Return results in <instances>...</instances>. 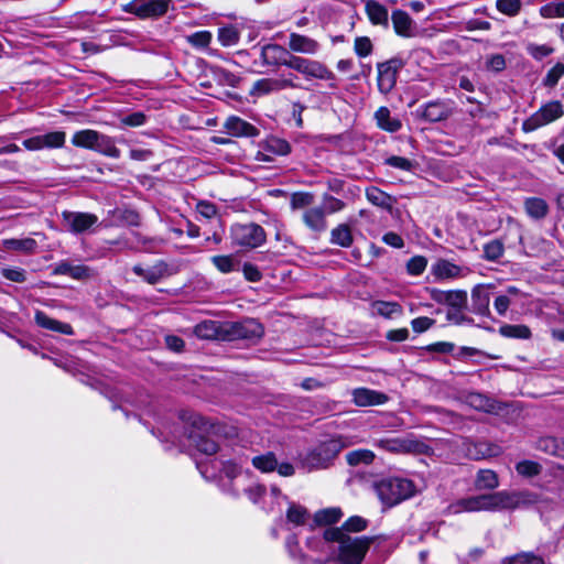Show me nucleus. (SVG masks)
Masks as SVG:
<instances>
[{
    "mask_svg": "<svg viewBox=\"0 0 564 564\" xmlns=\"http://www.w3.org/2000/svg\"><path fill=\"white\" fill-rule=\"evenodd\" d=\"M324 539L338 544L335 560L339 564H361L373 542V538L351 536L338 528L326 529Z\"/></svg>",
    "mask_w": 564,
    "mask_h": 564,
    "instance_id": "nucleus-1",
    "label": "nucleus"
},
{
    "mask_svg": "<svg viewBox=\"0 0 564 564\" xmlns=\"http://www.w3.org/2000/svg\"><path fill=\"white\" fill-rule=\"evenodd\" d=\"M220 430V425L213 424L200 415H195L187 435L188 444L199 453L212 456L219 449L217 436Z\"/></svg>",
    "mask_w": 564,
    "mask_h": 564,
    "instance_id": "nucleus-2",
    "label": "nucleus"
},
{
    "mask_svg": "<svg viewBox=\"0 0 564 564\" xmlns=\"http://www.w3.org/2000/svg\"><path fill=\"white\" fill-rule=\"evenodd\" d=\"M375 491L381 503L390 508L411 498L415 494V486L406 478L388 477L376 482Z\"/></svg>",
    "mask_w": 564,
    "mask_h": 564,
    "instance_id": "nucleus-3",
    "label": "nucleus"
},
{
    "mask_svg": "<svg viewBox=\"0 0 564 564\" xmlns=\"http://www.w3.org/2000/svg\"><path fill=\"white\" fill-rule=\"evenodd\" d=\"M355 443L349 437L336 436L319 443L305 457L304 464L310 469L326 468L338 453Z\"/></svg>",
    "mask_w": 564,
    "mask_h": 564,
    "instance_id": "nucleus-4",
    "label": "nucleus"
},
{
    "mask_svg": "<svg viewBox=\"0 0 564 564\" xmlns=\"http://www.w3.org/2000/svg\"><path fill=\"white\" fill-rule=\"evenodd\" d=\"M289 68L300 73L306 80L319 79L330 82L332 88L336 87L335 74L323 63L316 59H308L293 55L290 59Z\"/></svg>",
    "mask_w": 564,
    "mask_h": 564,
    "instance_id": "nucleus-5",
    "label": "nucleus"
},
{
    "mask_svg": "<svg viewBox=\"0 0 564 564\" xmlns=\"http://www.w3.org/2000/svg\"><path fill=\"white\" fill-rule=\"evenodd\" d=\"M533 502H535L534 496L527 491L501 490L487 495L488 511L517 509Z\"/></svg>",
    "mask_w": 564,
    "mask_h": 564,
    "instance_id": "nucleus-6",
    "label": "nucleus"
},
{
    "mask_svg": "<svg viewBox=\"0 0 564 564\" xmlns=\"http://www.w3.org/2000/svg\"><path fill=\"white\" fill-rule=\"evenodd\" d=\"M232 243L242 248H257L265 242L264 229L254 223L235 224L230 229Z\"/></svg>",
    "mask_w": 564,
    "mask_h": 564,
    "instance_id": "nucleus-7",
    "label": "nucleus"
},
{
    "mask_svg": "<svg viewBox=\"0 0 564 564\" xmlns=\"http://www.w3.org/2000/svg\"><path fill=\"white\" fill-rule=\"evenodd\" d=\"M563 115L564 110L560 101H549L525 119L522 128L525 132H531L555 121Z\"/></svg>",
    "mask_w": 564,
    "mask_h": 564,
    "instance_id": "nucleus-8",
    "label": "nucleus"
},
{
    "mask_svg": "<svg viewBox=\"0 0 564 564\" xmlns=\"http://www.w3.org/2000/svg\"><path fill=\"white\" fill-rule=\"evenodd\" d=\"M172 0H132L123 10L141 19L159 18L164 15Z\"/></svg>",
    "mask_w": 564,
    "mask_h": 564,
    "instance_id": "nucleus-9",
    "label": "nucleus"
},
{
    "mask_svg": "<svg viewBox=\"0 0 564 564\" xmlns=\"http://www.w3.org/2000/svg\"><path fill=\"white\" fill-rule=\"evenodd\" d=\"M295 78L296 76L289 74L288 76H281L278 78L265 77L258 79L253 83L250 89V95L260 97L289 88H300L301 86L295 82Z\"/></svg>",
    "mask_w": 564,
    "mask_h": 564,
    "instance_id": "nucleus-10",
    "label": "nucleus"
},
{
    "mask_svg": "<svg viewBox=\"0 0 564 564\" xmlns=\"http://www.w3.org/2000/svg\"><path fill=\"white\" fill-rule=\"evenodd\" d=\"M375 446L392 454L422 453L425 447L424 443L412 436L379 438Z\"/></svg>",
    "mask_w": 564,
    "mask_h": 564,
    "instance_id": "nucleus-11",
    "label": "nucleus"
},
{
    "mask_svg": "<svg viewBox=\"0 0 564 564\" xmlns=\"http://www.w3.org/2000/svg\"><path fill=\"white\" fill-rule=\"evenodd\" d=\"M293 55L279 44H267L261 47L259 59L253 62V66L268 67V66H286L289 67L290 59Z\"/></svg>",
    "mask_w": 564,
    "mask_h": 564,
    "instance_id": "nucleus-12",
    "label": "nucleus"
},
{
    "mask_svg": "<svg viewBox=\"0 0 564 564\" xmlns=\"http://www.w3.org/2000/svg\"><path fill=\"white\" fill-rule=\"evenodd\" d=\"M403 61L397 57L379 63L377 65V83L380 93L389 94L394 88L398 73L403 67Z\"/></svg>",
    "mask_w": 564,
    "mask_h": 564,
    "instance_id": "nucleus-13",
    "label": "nucleus"
},
{
    "mask_svg": "<svg viewBox=\"0 0 564 564\" xmlns=\"http://www.w3.org/2000/svg\"><path fill=\"white\" fill-rule=\"evenodd\" d=\"M133 272L142 278L149 284H156L164 278L174 275L177 273V268L166 263L165 261H158L149 268H143L140 264L133 267Z\"/></svg>",
    "mask_w": 564,
    "mask_h": 564,
    "instance_id": "nucleus-14",
    "label": "nucleus"
},
{
    "mask_svg": "<svg viewBox=\"0 0 564 564\" xmlns=\"http://www.w3.org/2000/svg\"><path fill=\"white\" fill-rule=\"evenodd\" d=\"M63 221L68 231L82 234L91 228L98 221V217L89 213L63 212Z\"/></svg>",
    "mask_w": 564,
    "mask_h": 564,
    "instance_id": "nucleus-15",
    "label": "nucleus"
},
{
    "mask_svg": "<svg viewBox=\"0 0 564 564\" xmlns=\"http://www.w3.org/2000/svg\"><path fill=\"white\" fill-rule=\"evenodd\" d=\"M390 21L392 23L394 33L404 39L414 37L417 33V26L411 15L401 9L393 10Z\"/></svg>",
    "mask_w": 564,
    "mask_h": 564,
    "instance_id": "nucleus-16",
    "label": "nucleus"
},
{
    "mask_svg": "<svg viewBox=\"0 0 564 564\" xmlns=\"http://www.w3.org/2000/svg\"><path fill=\"white\" fill-rule=\"evenodd\" d=\"M55 275H68L77 281H86L96 275L93 268L85 264H73L69 261L63 260L55 264L53 269Z\"/></svg>",
    "mask_w": 564,
    "mask_h": 564,
    "instance_id": "nucleus-17",
    "label": "nucleus"
},
{
    "mask_svg": "<svg viewBox=\"0 0 564 564\" xmlns=\"http://www.w3.org/2000/svg\"><path fill=\"white\" fill-rule=\"evenodd\" d=\"M365 13L373 26H379L388 30L390 25V18L388 8L377 0L365 1Z\"/></svg>",
    "mask_w": 564,
    "mask_h": 564,
    "instance_id": "nucleus-18",
    "label": "nucleus"
},
{
    "mask_svg": "<svg viewBox=\"0 0 564 564\" xmlns=\"http://www.w3.org/2000/svg\"><path fill=\"white\" fill-rule=\"evenodd\" d=\"M487 495L462 498L448 506V512L453 514L462 512L488 511Z\"/></svg>",
    "mask_w": 564,
    "mask_h": 564,
    "instance_id": "nucleus-19",
    "label": "nucleus"
},
{
    "mask_svg": "<svg viewBox=\"0 0 564 564\" xmlns=\"http://www.w3.org/2000/svg\"><path fill=\"white\" fill-rule=\"evenodd\" d=\"M492 284H477L471 290V306L476 314L488 316Z\"/></svg>",
    "mask_w": 564,
    "mask_h": 564,
    "instance_id": "nucleus-20",
    "label": "nucleus"
},
{
    "mask_svg": "<svg viewBox=\"0 0 564 564\" xmlns=\"http://www.w3.org/2000/svg\"><path fill=\"white\" fill-rule=\"evenodd\" d=\"M453 113L452 104L443 100H434L425 104L422 117L430 122H438L447 119Z\"/></svg>",
    "mask_w": 564,
    "mask_h": 564,
    "instance_id": "nucleus-21",
    "label": "nucleus"
},
{
    "mask_svg": "<svg viewBox=\"0 0 564 564\" xmlns=\"http://www.w3.org/2000/svg\"><path fill=\"white\" fill-rule=\"evenodd\" d=\"M352 402L357 406H372L384 404L389 398L387 394L368 388H357L351 391Z\"/></svg>",
    "mask_w": 564,
    "mask_h": 564,
    "instance_id": "nucleus-22",
    "label": "nucleus"
},
{
    "mask_svg": "<svg viewBox=\"0 0 564 564\" xmlns=\"http://www.w3.org/2000/svg\"><path fill=\"white\" fill-rule=\"evenodd\" d=\"M231 335L235 338L253 339L263 335L262 325L253 318H248L231 325Z\"/></svg>",
    "mask_w": 564,
    "mask_h": 564,
    "instance_id": "nucleus-23",
    "label": "nucleus"
},
{
    "mask_svg": "<svg viewBox=\"0 0 564 564\" xmlns=\"http://www.w3.org/2000/svg\"><path fill=\"white\" fill-rule=\"evenodd\" d=\"M289 48L295 53L315 55L318 53L321 45L310 36L293 32L289 36Z\"/></svg>",
    "mask_w": 564,
    "mask_h": 564,
    "instance_id": "nucleus-24",
    "label": "nucleus"
},
{
    "mask_svg": "<svg viewBox=\"0 0 564 564\" xmlns=\"http://www.w3.org/2000/svg\"><path fill=\"white\" fill-rule=\"evenodd\" d=\"M224 128L228 134L236 138L257 137L259 134V130L254 126L236 116L229 117L225 121Z\"/></svg>",
    "mask_w": 564,
    "mask_h": 564,
    "instance_id": "nucleus-25",
    "label": "nucleus"
},
{
    "mask_svg": "<svg viewBox=\"0 0 564 564\" xmlns=\"http://www.w3.org/2000/svg\"><path fill=\"white\" fill-rule=\"evenodd\" d=\"M262 151L259 155L263 156V161H271L270 155H288L291 152L290 143L276 137H270L261 144Z\"/></svg>",
    "mask_w": 564,
    "mask_h": 564,
    "instance_id": "nucleus-26",
    "label": "nucleus"
},
{
    "mask_svg": "<svg viewBox=\"0 0 564 564\" xmlns=\"http://www.w3.org/2000/svg\"><path fill=\"white\" fill-rule=\"evenodd\" d=\"M302 220L310 230L316 234L323 232L327 228L325 210L323 207L307 208L302 215Z\"/></svg>",
    "mask_w": 564,
    "mask_h": 564,
    "instance_id": "nucleus-27",
    "label": "nucleus"
},
{
    "mask_svg": "<svg viewBox=\"0 0 564 564\" xmlns=\"http://www.w3.org/2000/svg\"><path fill=\"white\" fill-rule=\"evenodd\" d=\"M34 321L41 328L56 332L64 335H73V327L67 323H62L46 315L44 312L37 310L34 315Z\"/></svg>",
    "mask_w": 564,
    "mask_h": 564,
    "instance_id": "nucleus-28",
    "label": "nucleus"
},
{
    "mask_svg": "<svg viewBox=\"0 0 564 564\" xmlns=\"http://www.w3.org/2000/svg\"><path fill=\"white\" fill-rule=\"evenodd\" d=\"M463 400L466 404L477 411H482L486 413H492L496 411L495 401L481 393L468 392L463 395Z\"/></svg>",
    "mask_w": 564,
    "mask_h": 564,
    "instance_id": "nucleus-29",
    "label": "nucleus"
},
{
    "mask_svg": "<svg viewBox=\"0 0 564 564\" xmlns=\"http://www.w3.org/2000/svg\"><path fill=\"white\" fill-rule=\"evenodd\" d=\"M375 120L377 122V126L384 131L388 132H397L401 129L402 123L401 121L391 116L390 110L387 107H380L375 112Z\"/></svg>",
    "mask_w": 564,
    "mask_h": 564,
    "instance_id": "nucleus-30",
    "label": "nucleus"
},
{
    "mask_svg": "<svg viewBox=\"0 0 564 564\" xmlns=\"http://www.w3.org/2000/svg\"><path fill=\"white\" fill-rule=\"evenodd\" d=\"M367 199L375 206L391 210L397 199L376 186L366 189Z\"/></svg>",
    "mask_w": 564,
    "mask_h": 564,
    "instance_id": "nucleus-31",
    "label": "nucleus"
},
{
    "mask_svg": "<svg viewBox=\"0 0 564 564\" xmlns=\"http://www.w3.org/2000/svg\"><path fill=\"white\" fill-rule=\"evenodd\" d=\"M500 453L501 448L498 445L488 442H478L468 448V456L476 460L495 457Z\"/></svg>",
    "mask_w": 564,
    "mask_h": 564,
    "instance_id": "nucleus-32",
    "label": "nucleus"
},
{
    "mask_svg": "<svg viewBox=\"0 0 564 564\" xmlns=\"http://www.w3.org/2000/svg\"><path fill=\"white\" fill-rule=\"evenodd\" d=\"M94 151L112 159H119L121 151L116 147L115 139L110 135L98 133Z\"/></svg>",
    "mask_w": 564,
    "mask_h": 564,
    "instance_id": "nucleus-33",
    "label": "nucleus"
},
{
    "mask_svg": "<svg viewBox=\"0 0 564 564\" xmlns=\"http://www.w3.org/2000/svg\"><path fill=\"white\" fill-rule=\"evenodd\" d=\"M433 274L441 280L454 279L462 275V268L447 260H438L432 267Z\"/></svg>",
    "mask_w": 564,
    "mask_h": 564,
    "instance_id": "nucleus-34",
    "label": "nucleus"
},
{
    "mask_svg": "<svg viewBox=\"0 0 564 564\" xmlns=\"http://www.w3.org/2000/svg\"><path fill=\"white\" fill-rule=\"evenodd\" d=\"M474 486L477 490H494L499 486L498 475L491 469L477 471Z\"/></svg>",
    "mask_w": 564,
    "mask_h": 564,
    "instance_id": "nucleus-35",
    "label": "nucleus"
},
{
    "mask_svg": "<svg viewBox=\"0 0 564 564\" xmlns=\"http://www.w3.org/2000/svg\"><path fill=\"white\" fill-rule=\"evenodd\" d=\"M371 308L373 314L384 318H394L402 314V307L397 302L375 301Z\"/></svg>",
    "mask_w": 564,
    "mask_h": 564,
    "instance_id": "nucleus-36",
    "label": "nucleus"
},
{
    "mask_svg": "<svg viewBox=\"0 0 564 564\" xmlns=\"http://www.w3.org/2000/svg\"><path fill=\"white\" fill-rule=\"evenodd\" d=\"M98 133V131L93 129L79 130L73 134L72 143L75 147L89 149L94 151Z\"/></svg>",
    "mask_w": 564,
    "mask_h": 564,
    "instance_id": "nucleus-37",
    "label": "nucleus"
},
{
    "mask_svg": "<svg viewBox=\"0 0 564 564\" xmlns=\"http://www.w3.org/2000/svg\"><path fill=\"white\" fill-rule=\"evenodd\" d=\"M330 242L333 245L348 248L352 243V235L350 227L346 224H340L330 231Z\"/></svg>",
    "mask_w": 564,
    "mask_h": 564,
    "instance_id": "nucleus-38",
    "label": "nucleus"
},
{
    "mask_svg": "<svg viewBox=\"0 0 564 564\" xmlns=\"http://www.w3.org/2000/svg\"><path fill=\"white\" fill-rule=\"evenodd\" d=\"M524 208L528 215L535 219L544 218L549 212L546 202L538 197L528 198L524 202Z\"/></svg>",
    "mask_w": 564,
    "mask_h": 564,
    "instance_id": "nucleus-39",
    "label": "nucleus"
},
{
    "mask_svg": "<svg viewBox=\"0 0 564 564\" xmlns=\"http://www.w3.org/2000/svg\"><path fill=\"white\" fill-rule=\"evenodd\" d=\"M499 334L506 338L529 339L531 337L530 328L522 324H505L500 326Z\"/></svg>",
    "mask_w": 564,
    "mask_h": 564,
    "instance_id": "nucleus-40",
    "label": "nucleus"
},
{
    "mask_svg": "<svg viewBox=\"0 0 564 564\" xmlns=\"http://www.w3.org/2000/svg\"><path fill=\"white\" fill-rule=\"evenodd\" d=\"M343 512L339 508H327L314 514V521L318 525L334 524L340 520Z\"/></svg>",
    "mask_w": 564,
    "mask_h": 564,
    "instance_id": "nucleus-41",
    "label": "nucleus"
},
{
    "mask_svg": "<svg viewBox=\"0 0 564 564\" xmlns=\"http://www.w3.org/2000/svg\"><path fill=\"white\" fill-rule=\"evenodd\" d=\"M536 448L546 454L562 457V441H558L555 437H552V436L541 437L536 442Z\"/></svg>",
    "mask_w": 564,
    "mask_h": 564,
    "instance_id": "nucleus-42",
    "label": "nucleus"
},
{
    "mask_svg": "<svg viewBox=\"0 0 564 564\" xmlns=\"http://www.w3.org/2000/svg\"><path fill=\"white\" fill-rule=\"evenodd\" d=\"M252 465L254 468L262 473H270L275 470L278 467V460L273 453H267L263 455L254 456L252 458Z\"/></svg>",
    "mask_w": 564,
    "mask_h": 564,
    "instance_id": "nucleus-43",
    "label": "nucleus"
},
{
    "mask_svg": "<svg viewBox=\"0 0 564 564\" xmlns=\"http://www.w3.org/2000/svg\"><path fill=\"white\" fill-rule=\"evenodd\" d=\"M519 293V290L516 286H508L507 294H500L496 296L494 301V307L498 315L505 316L507 314V311L511 304L510 295H517Z\"/></svg>",
    "mask_w": 564,
    "mask_h": 564,
    "instance_id": "nucleus-44",
    "label": "nucleus"
},
{
    "mask_svg": "<svg viewBox=\"0 0 564 564\" xmlns=\"http://www.w3.org/2000/svg\"><path fill=\"white\" fill-rule=\"evenodd\" d=\"M240 33L232 25L224 26L218 30V41L223 46H234L239 42Z\"/></svg>",
    "mask_w": 564,
    "mask_h": 564,
    "instance_id": "nucleus-45",
    "label": "nucleus"
},
{
    "mask_svg": "<svg viewBox=\"0 0 564 564\" xmlns=\"http://www.w3.org/2000/svg\"><path fill=\"white\" fill-rule=\"evenodd\" d=\"M286 519L294 525H303L308 519V513L304 507L292 503L286 511Z\"/></svg>",
    "mask_w": 564,
    "mask_h": 564,
    "instance_id": "nucleus-46",
    "label": "nucleus"
},
{
    "mask_svg": "<svg viewBox=\"0 0 564 564\" xmlns=\"http://www.w3.org/2000/svg\"><path fill=\"white\" fill-rule=\"evenodd\" d=\"M497 10L508 17H516L522 8L521 0H496Z\"/></svg>",
    "mask_w": 564,
    "mask_h": 564,
    "instance_id": "nucleus-47",
    "label": "nucleus"
},
{
    "mask_svg": "<svg viewBox=\"0 0 564 564\" xmlns=\"http://www.w3.org/2000/svg\"><path fill=\"white\" fill-rule=\"evenodd\" d=\"M347 463L351 466H356L358 464H370L375 459V454L369 449H357L349 452L346 455Z\"/></svg>",
    "mask_w": 564,
    "mask_h": 564,
    "instance_id": "nucleus-48",
    "label": "nucleus"
},
{
    "mask_svg": "<svg viewBox=\"0 0 564 564\" xmlns=\"http://www.w3.org/2000/svg\"><path fill=\"white\" fill-rule=\"evenodd\" d=\"M540 15L544 19L564 18V1L550 2L540 8Z\"/></svg>",
    "mask_w": 564,
    "mask_h": 564,
    "instance_id": "nucleus-49",
    "label": "nucleus"
},
{
    "mask_svg": "<svg viewBox=\"0 0 564 564\" xmlns=\"http://www.w3.org/2000/svg\"><path fill=\"white\" fill-rule=\"evenodd\" d=\"M195 335L202 339H213L217 336V326L213 321H204L195 326Z\"/></svg>",
    "mask_w": 564,
    "mask_h": 564,
    "instance_id": "nucleus-50",
    "label": "nucleus"
},
{
    "mask_svg": "<svg viewBox=\"0 0 564 564\" xmlns=\"http://www.w3.org/2000/svg\"><path fill=\"white\" fill-rule=\"evenodd\" d=\"M516 470L521 476L533 477L541 473L542 467L536 462L525 459L516 465Z\"/></svg>",
    "mask_w": 564,
    "mask_h": 564,
    "instance_id": "nucleus-51",
    "label": "nucleus"
},
{
    "mask_svg": "<svg viewBox=\"0 0 564 564\" xmlns=\"http://www.w3.org/2000/svg\"><path fill=\"white\" fill-rule=\"evenodd\" d=\"M45 149H58L65 144L66 134L63 131H53L42 134Z\"/></svg>",
    "mask_w": 564,
    "mask_h": 564,
    "instance_id": "nucleus-52",
    "label": "nucleus"
},
{
    "mask_svg": "<svg viewBox=\"0 0 564 564\" xmlns=\"http://www.w3.org/2000/svg\"><path fill=\"white\" fill-rule=\"evenodd\" d=\"M508 564H545L541 556L530 552H522L508 558Z\"/></svg>",
    "mask_w": 564,
    "mask_h": 564,
    "instance_id": "nucleus-53",
    "label": "nucleus"
},
{
    "mask_svg": "<svg viewBox=\"0 0 564 564\" xmlns=\"http://www.w3.org/2000/svg\"><path fill=\"white\" fill-rule=\"evenodd\" d=\"M503 245L499 240H492L484 246V257L489 261H496L502 257Z\"/></svg>",
    "mask_w": 564,
    "mask_h": 564,
    "instance_id": "nucleus-54",
    "label": "nucleus"
},
{
    "mask_svg": "<svg viewBox=\"0 0 564 564\" xmlns=\"http://www.w3.org/2000/svg\"><path fill=\"white\" fill-rule=\"evenodd\" d=\"M213 463L217 467H221L220 471L229 479L236 478L241 471V467L232 460H218L215 458Z\"/></svg>",
    "mask_w": 564,
    "mask_h": 564,
    "instance_id": "nucleus-55",
    "label": "nucleus"
},
{
    "mask_svg": "<svg viewBox=\"0 0 564 564\" xmlns=\"http://www.w3.org/2000/svg\"><path fill=\"white\" fill-rule=\"evenodd\" d=\"M212 41L209 31H198L187 36V42L196 48H205Z\"/></svg>",
    "mask_w": 564,
    "mask_h": 564,
    "instance_id": "nucleus-56",
    "label": "nucleus"
},
{
    "mask_svg": "<svg viewBox=\"0 0 564 564\" xmlns=\"http://www.w3.org/2000/svg\"><path fill=\"white\" fill-rule=\"evenodd\" d=\"M427 260L423 256H414L406 262V271L410 275H420L424 272Z\"/></svg>",
    "mask_w": 564,
    "mask_h": 564,
    "instance_id": "nucleus-57",
    "label": "nucleus"
},
{
    "mask_svg": "<svg viewBox=\"0 0 564 564\" xmlns=\"http://www.w3.org/2000/svg\"><path fill=\"white\" fill-rule=\"evenodd\" d=\"M314 202V196L311 193L297 192L291 196L292 209H301L310 207Z\"/></svg>",
    "mask_w": 564,
    "mask_h": 564,
    "instance_id": "nucleus-58",
    "label": "nucleus"
},
{
    "mask_svg": "<svg viewBox=\"0 0 564 564\" xmlns=\"http://www.w3.org/2000/svg\"><path fill=\"white\" fill-rule=\"evenodd\" d=\"M367 520L359 517L352 516L347 519L344 524L339 528L343 529V532H360L367 528Z\"/></svg>",
    "mask_w": 564,
    "mask_h": 564,
    "instance_id": "nucleus-59",
    "label": "nucleus"
},
{
    "mask_svg": "<svg viewBox=\"0 0 564 564\" xmlns=\"http://www.w3.org/2000/svg\"><path fill=\"white\" fill-rule=\"evenodd\" d=\"M564 75V64L556 63L546 74L543 79V85L546 87H554L561 77Z\"/></svg>",
    "mask_w": 564,
    "mask_h": 564,
    "instance_id": "nucleus-60",
    "label": "nucleus"
},
{
    "mask_svg": "<svg viewBox=\"0 0 564 564\" xmlns=\"http://www.w3.org/2000/svg\"><path fill=\"white\" fill-rule=\"evenodd\" d=\"M467 304V293L462 290L448 291L446 305L453 308H462Z\"/></svg>",
    "mask_w": 564,
    "mask_h": 564,
    "instance_id": "nucleus-61",
    "label": "nucleus"
},
{
    "mask_svg": "<svg viewBox=\"0 0 564 564\" xmlns=\"http://www.w3.org/2000/svg\"><path fill=\"white\" fill-rule=\"evenodd\" d=\"M372 42L367 36L356 37L354 50L359 57H367L372 52Z\"/></svg>",
    "mask_w": 564,
    "mask_h": 564,
    "instance_id": "nucleus-62",
    "label": "nucleus"
},
{
    "mask_svg": "<svg viewBox=\"0 0 564 564\" xmlns=\"http://www.w3.org/2000/svg\"><path fill=\"white\" fill-rule=\"evenodd\" d=\"M212 262L223 273H229L235 269V261L231 256H214Z\"/></svg>",
    "mask_w": 564,
    "mask_h": 564,
    "instance_id": "nucleus-63",
    "label": "nucleus"
},
{
    "mask_svg": "<svg viewBox=\"0 0 564 564\" xmlns=\"http://www.w3.org/2000/svg\"><path fill=\"white\" fill-rule=\"evenodd\" d=\"M1 275L9 281L23 283L26 280V272L22 268H3Z\"/></svg>",
    "mask_w": 564,
    "mask_h": 564,
    "instance_id": "nucleus-64",
    "label": "nucleus"
}]
</instances>
